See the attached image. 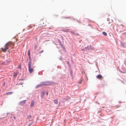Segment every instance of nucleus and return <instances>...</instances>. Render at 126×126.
<instances>
[{
	"label": "nucleus",
	"mask_w": 126,
	"mask_h": 126,
	"mask_svg": "<svg viewBox=\"0 0 126 126\" xmlns=\"http://www.w3.org/2000/svg\"><path fill=\"white\" fill-rule=\"evenodd\" d=\"M69 31V30L68 29H67V30H66V31H65V32H69L68 31Z\"/></svg>",
	"instance_id": "dca6fc26"
},
{
	"label": "nucleus",
	"mask_w": 126,
	"mask_h": 126,
	"mask_svg": "<svg viewBox=\"0 0 126 126\" xmlns=\"http://www.w3.org/2000/svg\"><path fill=\"white\" fill-rule=\"evenodd\" d=\"M121 25L123 26V27H124V26H123V25Z\"/></svg>",
	"instance_id": "412c9836"
},
{
	"label": "nucleus",
	"mask_w": 126,
	"mask_h": 126,
	"mask_svg": "<svg viewBox=\"0 0 126 126\" xmlns=\"http://www.w3.org/2000/svg\"><path fill=\"white\" fill-rule=\"evenodd\" d=\"M67 63L68 64H69V61H67Z\"/></svg>",
	"instance_id": "a211bd4d"
},
{
	"label": "nucleus",
	"mask_w": 126,
	"mask_h": 126,
	"mask_svg": "<svg viewBox=\"0 0 126 126\" xmlns=\"http://www.w3.org/2000/svg\"><path fill=\"white\" fill-rule=\"evenodd\" d=\"M97 78L100 79H102V78H103L102 76L100 75H98L97 76H96Z\"/></svg>",
	"instance_id": "20e7f679"
},
{
	"label": "nucleus",
	"mask_w": 126,
	"mask_h": 126,
	"mask_svg": "<svg viewBox=\"0 0 126 126\" xmlns=\"http://www.w3.org/2000/svg\"><path fill=\"white\" fill-rule=\"evenodd\" d=\"M102 33L104 35H105V36H106L107 35V33H106L105 32H102Z\"/></svg>",
	"instance_id": "9b49d317"
},
{
	"label": "nucleus",
	"mask_w": 126,
	"mask_h": 126,
	"mask_svg": "<svg viewBox=\"0 0 126 126\" xmlns=\"http://www.w3.org/2000/svg\"><path fill=\"white\" fill-rule=\"evenodd\" d=\"M30 28H32V27H30Z\"/></svg>",
	"instance_id": "4be33fe9"
},
{
	"label": "nucleus",
	"mask_w": 126,
	"mask_h": 126,
	"mask_svg": "<svg viewBox=\"0 0 126 126\" xmlns=\"http://www.w3.org/2000/svg\"><path fill=\"white\" fill-rule=\"evenodd\" d=\"M27 119H29L30 120H32V118L31 115H29L27 117Z\"/></svg>",
	"instance_id": "0eeeda50"
},
{
	"label": "nucleus",
	"mask_w": 126,
	"mask_h": 126,
	"mask_svg": "<svg viewBox=\"0 0 126 126\" xmlns=\"http://www.w3.org/2000/svg\"><path fill=\"white\" fill-rule=\"evenodd\" d=\"M45 83V82H42L40 84L38 85L37 86V87H41L43 86H46Z\"/></svg>",
	"instance_id": "7ed1b4c3"
},
{
	"label": "nucleus",
	"mask_w": 126,
	"mask_h": 126,
	"mask_svg": "<svg viewBox=\"0 0 126 126\" xmlns=\"http://www.w3.org/2000/svg\"><path fill=\"white\" fill-rule=\"evenodd\" d=\"M18 68H21V66L20 65H19L18 66Z\"/></svg>",
	"instance_id": "2eb2a0df"
},
{
	"label": "nucleus",
	"mask_w": 126,
	"mask_h": 126,
	"mask_svg": "<svg viewBox=\"0 0 126 126\" xmlns=\"http://www.w3.org/2000/svg\"><path fill=\"white\" fill-rule=\"evenodd\" d=\"M13 93L12 92H10L7 93H6V94L7 95H8L9 94H11Z\"/></svg>",
	"instance_id": "f8f14e48"
},
{
	"label": "nucleus",
	"mask_w": 126,
	"mask_h": 126,
	"mask_svg": "<svg viewBox=\"0 0 126 126\" xmlns=\"http://www.w3.org/2000/svg\"><path fill=\"white\" fill-rule=\"evenodd\" d=\"M82 81V80L81 79H80L78 82V83L79 84H81Z\"/></svg>",
	"instance_id": "9d476101"
},
{
	"label": "nucleus",
	"mask_w": 126,
	"mask_h": 126,
	"mask_svg": "<svg viewBox=\"0 0 126 126\" xmlns=\"http://www.w3.org/2000/svg\"><path fill=\"white\" fill-rule=\"evenodd\" d=\"M17 75V73H14V77H16Z\"/></svg>",
	"instance_id": "1a4fd4ad"
},
{
	"label": "nucleus",
	"mask_w": 126,
	"mask_h": 126,
	"mask_svg": "<svg viewBox=\"0 0 126 126\" xmlns=\"http://www.w3.org/2000/svg\"><path fill=\"white\" fill-rule=\"evenodd\" d=\"M32 62L30 61L28 63V70L30 73H32L34 71L33 67V68L31 67Z\"/></svg>",
	"instance_id": "f03ea898"
},
{
	"label": "nucleus",
	"mask_w": 126,
	"mask_h": 126,
	"mask_svg": "<svg viewBox=\"0 0 126 126\" xmlns=\"http://www.w3.org/2000/svg\"><path fill=\"white\" fill-rule=\"evenodd\" d=\"M15 43L11 41H9L5 45L4 48H1V50L4 52H5L6 50L8 49L9 47H11V45L14 46Z\"/></svg>",
	"instance_id": "f257e3e1"
},
{
	"label": "nucleus",
	"mask_w": 126,
	"mask_h": 126,
	"mask_svg": "<svg viewBox=\"0 0 126 126\" xmlns=\"http://www.w3.org/2000/svg\"><path fill=\"white\" fill-rule=\"evenodd\" d=\"M5 84V83H4V84H3V85H4Z\"/></svg>",
	"instance_id": "b1692460"
},
{
	"label": "nucleus",
	"mask_w": 126,
	"mask_h": 126,
	"mask_svg": "<svg viewBox=\"0 0 126 126\" xmlns=\"http://www.w3.org/2000/svg\"><path fill=\"white\" fill-rule=\"evenodd\" d=\"M57 102V100H55L54 101V102Z\"/></svg>",
	"instance_id": "f3484780"
},
{
	"label": "nucleus",
	"mask_w": 126,
	"mask_h": 126,
	"mask_svg": "<svg viewBox=\"0 0 126 126\" xmlns=\"http://www.w3.org/2000/svg\"><path fill=\"white\" fill-rule=\"evenodd\" d=\"M34 105V103H31V107H32Z\"/></svg>",
	"instance_id": "4468645a"
},
{
	"label": "nucleus",
	"mask_w": 126,
	"mask_h": 126,
	"mask_svg": "<svg viewBox=\"0 0 126 126\" xmlns=\"http://www.w3.org/2000/svg\"><path fill=\"white\" fill-rule=\"evenodd\" d=\"M13 117L15 119H16V117L15 116H14Z\"/></svg>",
	"instance_id": "6ab92c4d"
},
{
	"label": "nucleus",
	"mask_w": 126,
	"mask_h": 126,
	"mask_svg": "<svg viewBox=\"0 0 126 126\" xmlns=\"http://www.w3.org/2000/svg\"><path fill=\"white\" fill-rule=\"evenodd\" d=\"M45 83L46 86L50 85L51 83V82L48 81H45Z\"/></svg>",
	"instance_id": "39448f33"
},
{
	"label": "nucleus",
	"mask_w": 126,
	"mask_h": 126,
	"mask_svg": "<svg viewBox=\"0 0 126 126\" xmlns=\"http://www.w3.org/2000/svg\"><path fill=\"white\" fill-rule=\"evenodd\" d=\"M71 32L74 35H79V34H78V33L77 32V31H75L74 32H72L71 31Z\"/></svg>",
	"instance_id": "423d86ee"
},
{
	"label": "nucleus",
	"mask_w": 126,
	"mask_h": 126,
	"mask_svg": "<svg viewBox=\"0 0 126 126\" xmlns=\"http://www.w3.org/2000/svg\"><path fill=\"white\" fill-rule=\"evenodd\" d=\"M46 94H47V95H48V92H47V93H46Z\"/></svg>",
	"instance_id": "aec40b11"
},
{
	"label": "nucleus",
	"mask_w": 126,
	"mask_h": 126,
	"mask_svg": "<svg viewBox=\"0 0 126 126\" xmlns=\"http://www.w3.org/2000/svg\"><path fill=\"white\" fill-rule=\"evenodd\" d=\"M45 95V93L44 92H42L41 93V96L43 98L44 96Z\"/></svg>",
	"instance_id": "6e6552de"
},
{
	"label": "nucleus",
	"mask_w": 126,
	"mask_h": 126,
	"mask_svg": "<svg viewBox=\"0 0 126 126\" xmlns=\"http://www.w3.org/2000/svg\"><path fill=\"white\" fill-rule=\"evenodd\" d=\"M28 55L29 56V57H30V50H29L28 51Z\"/></svg>",
	"instance_id": "ddd939ff"
},
{
	"label": "nucleus",
	"mask_w": 126,
	"mask_h": 126,
	"mask_svg": "<svg viewBox=\"0 0 126 126\" xmlns=\"http://www.w3.org/2000/svg\"><path fill=\"white\" fill-rule=\"evenodd\" d=\"M5 84V83H4V84H3V85H4Z\"/></svg>",
	"instance_id": "5701e85b"
}]
</instances>
